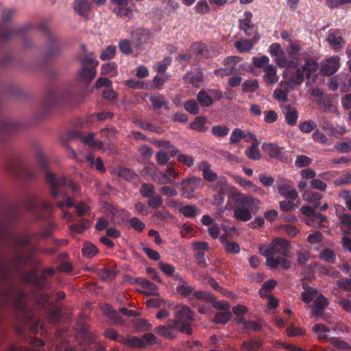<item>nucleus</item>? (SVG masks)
Here are the masks:
<instances>
[{
	"label": "nucleus",
	"mask_w": 351,
	"mask_h": 351,
	"mask_svg": "<svg viewBox=\"0 0 351 351\" xmlns=\"http://www.w3.org/2000/svg\"><path fill=\"white\" fill-rule=\"evenodd\" d=\"M113 12L117 16H128L129 19H131V16L133 14L132 10L129 8H125V6H118L114 8L113 9Z\"/></svg>",
	"instance_id": "63"
},
{
	"label": "nucleus",
	"mask_w": 351,
	"mask_h": 351,
	"mask_svg": "<svg viewBox=\"0 0 351 351\" xmlns=\"http://www.w3.org/2000/svg\"><path fill=\"white\" fill-rule=\"evenodd\" d=\"M257 80H247L242 85L243 91L245 93H254L258 88Z\"/></svg>",
	"instance_id": "53"
},
{
	"label": "nucleus",
	"mask_w": 351,
	"mask_h": 351,
	"mask_svg": "<svg viewBox=\"0 0 351 351\" xmlns=\"http://www.w3.org/2000/svg\"><path fill=\"white\" fill-rule=\"evenodd\" d=\"M262 149L271 158H276L280 161H285L287 159L285 154L282 152V147H280L276 143H263Z\"/></svg>",
	"instance_id": "13"
},
{
	"label": "nucleus",
	"mask_w": 351,
	"mask_h": 351,
	"mask_svg": "<svg viewBox=\"0 0 351 351\" xmlns=\"http://www.w3.org/2000/svg\"><path fill=\"white\" fill-rule=\"evenodd\" d=\"M232 317L230 311L219 312L215 314L214 322L216 324H226Z\"/></svg>",
	"instance_id": "47"
},
{
	"label": "nucleus",
	"mask_w": 351,
	"mask_h": 351,
	"mask_svg": "<svg viewBox=\"0 0 351 351\" xmlns=\"http://www.w3.org/2000/svg\"><path fill=\"white\" fill-rule=\"evenodd\" d=\"M245 154L248 158L252 160H258L261 158V154L258 149V143H254L245 149Z\"/></svg>",
	"instance_id": "35"
},
{
	"label": "nucleus",
	"mask_w": 351,
	"mask_h": 351,
	"mask_svg": "<svg viewBox=\"0 0 351 351\" xmlns=\"http://www.w3.org/2000/svg\"><path fill=\"white\" fill-rule=\"evenodd\" d=\"M179 211L188 218H194L200 213L199 209L194 204L183 206L180 208Z\"/></svg>",
	"instance_id": "33"
},
{
	"label": "nucleus",
	"mask_w": 351,
	"mask_h": 351,
	"mask_svg": "<svg viewBox=\"0 0 351 351\" xmlns=\"http://www.w3.org/2000/svg\"><path fill=\"white\" fill-rule=\"evenodd\" d=\"M118 175L128 182H131L138 177L137 174L134 171L128 168H120L118 171Z\"/></svg>",
	"instance_id": "46"
},
{
	"label": "nucleus",
	"mask_w": 351,
	"mask_h": 351,
	"mask_svg": "<svg viewBox=\"0 0 351 351\" xmlns=\"http://www.w3.org/2000/svg\"><path fill=\"white\" fill-rule=\"evenodd\" d=\"M117 51V48L114 45L108 46L100 54V59L103 61L110 60L114 58Z\"/></svg>",
	"instance_id": "45"
},
{
	"label": "nucleus",
	"mask_w": 351,
	"mask_h": 351,
	"mask_svg": "<svg viewBox=\"0 0 351 351\" xmlns=\"http://www.w3.org/2000/svg\"><path fill=\"white\" fill-rule=\"evenodd\" d=\"M234 46L240 53L248 52L253 47L250 41L243 40L236 42Z\"/></svg>",
	"instance_id": "57"
},
{
	"label": "nucleus",
	"mask_w": 351,
	"mask_h": 351,
	"mask_svg": "<svg viewBox=\"0 0 351 351\" xmlns=\"http://www.w3.org/2000/svg\"><path fill=\"white\" fill-rule=\"evenodd\" d=\"M234 217L242 221H248L252 219V214L250 210L246 207L238 206L234 210Z\"/></svg>",
	"instance_id": "30"
},
{
	"label": "nucleus",
	"mask_w": 351,
	"mask_h": 351,
	"mask_svg": "<svg viewBox=\"0 0 351 351\" xmlns=\"http://www.w3.org/2000/svg\"><path fill=\"white\" fill-rule=\"evenodd\" d=\"M219 241L224 246L225 250L230 254H239L240 252V246L236 242L229 241L228 236L226 234H222L219 237Z\"/></svg>",
	"instance_id": "22"
},
{
	"label": "nucleus",
	"mask_w": 351,
	"mask_h": 351,
	"mask_svg": "<svg viewBox=\"0 0 351 351\" xmlns=\"http://www.w3.org/2000/svg\"><path fill=\"white\" fill-rule=\"evenodd\" d=\"M178 293L184 298H189L193 293L194 288L189 285L187 282L182 279L176 287Z\"/></svg>",
	"instance_id": "31"
},
{
	"label": "nucleus",
	"mask_w": 351,
	"mask_h": 351,
	"mask_svg": "<svg viewBox=\"0 0 351 351\" xmlns=\"http://www.w3.org/2000/svg\"><path fill=\"white\" fill-rule=\"evenodd\" d=\"M245 137V132L240 128H235L231 133L230 137V144L239 143L242 138Z\"/></svg>",
	"instance_id": "51"
},
{
	"label": "nucleus",
	"mask_w": 351,
	"mask_h": 351,
	"mask_svg": "<svg viewBox=\"0 0 351 351\" xmlns=\"http://www.w3.org/2000/svg\"><path fill=\"white\" fill-rule=\"evenodd\" d=\"M278 191L281 197L295 200L298 197V193L295 189L287 183H282L278 186Z\"/></svg>",
	"instance_id": "18"
},
{
	"label": "nucleus",
	"mask_w": 351,
	"mask_h": 351,
	"mask_svg": "<svg viewBox=\"0 0 351 351\" xmlns=\"http://www.w3.org/2000/svg\"><path fill=\"white\" fill-rule=\"evenodd\" d=\"M20 128L19 123L13 121L0 120V144L15 134Z\"/></svg>",
	"instance_id": "11"
},
{
	"label": "nucleus",
	"mask_w": 351,
	"mask_h": 351,
	"mask_svg": "<svg viewBox=\"0 0 351 351\" xmlns=\"http://www.w3.org/2000/svg\"><path fill=\"white\" fill-rule=\"evenodd\" d=\"M41 261L38 256L23 254V283L30 282L38 289L47 287V278L45 276L37 274Z\"/></svg>",
	"instance_id": "4"
},
{
	"label": "nucleus",
	"mask_w": 351,
	"mask_h": 351,
	"mask_svg": "<svg viewBox=\"0 0 351 351\" xmlns=\"http://www.w3.org/2000/svg\"><path fill=\"white\" fill-rule=\"evenodd\" d=\"M330 341L331 344H332L335 348L338 349H341L344 350H349L351 349V346L348 343L338 338H330Z\"/></svg>",
	"instance_id": "61"
},
{
	"label": "nucleus",
	"mask_w": 351,
	"mask_h": 351,
	"mask_svg": "<svg viewBox=\"0 0 351 351\" xmlns=\"http://www.w3.org/2000/svg\"><path fill=\"white\" fill-rule=\"evenodd\" d=\"M104 312L114 322L121 324L123 322L121 317L119 315L118 312L114 310L111 306L107 304L104 308Z\"/></svg>",
	"instance_id": "42"
},
{
	"label": "nucleus",
	"mask_w": 351,
	"mask_h": 351,
	"mask_svg": "<svg viewBox=\"0 0 351 351\" xmlns=\"http://www.w3.org/2000/svg\"><path fill=\"white\" fill-rule=\"evenodd\" d=\"M328 305V300L322 295H320L314 302L312 308V313L315 316H322L324 309Z\"/></svg>",
	"instance_id": "26"
},
{
	"label": "nucleus",
	"mask_w": 351,
	"mask_h": 351,
	"mask_svg": "<svg viewBox=\"0 0 351 351\" xmlns=\"http://www.w3.org/2000/svg\"><path fill=\"white\" fill-rule=\"evenodd\" d=\"M195 11L200 14H204L210 11V6L206 0H200L195 5Z\"/></svg>",
	"instance_id": "64"
},
{
	"label": "nucleus",
	"mask_w": 351,
	"mask_h": 351,
	"mask_svg": "<svg viewBox=\"0 0 351 351\" xmlns=\"http://www.w3.org/2000/svg\"><path fill=\"white\" fill-rule=\"evenodd\" d=\"M336 210L338 213L340 223L343 226L351 228V215L345 213V208L342 206H337Z\"/></svg>",
	"instance_id": "32"
},
{
	"label": "nucleus",
	"mask_w": 351,
	"mask_h": 351,
	"mask_svg": "<svg viewBox=\"0 0 351 351\" xmlns=\"http://www.w3.org/2000/svg\"><path fill=\"white\" fill-rule=\"evenodd\" d=\"M52 208L51 204L43 199L38 195H32L28 198L23 197V210L25 209L29 210L39 219L45 218L47 215L45 213L50 212Z\"/></svg>",
	"instance_id": "7"
},
{
	"label": "nucleus",
	"mask_w": 351,
	"mask_h": 351,
	"mask_svg": "<svg viewBox=\"0 0 351 351\" xmlns=\"http://www.w3.org/2000/svg\"><path fill=\"white\" fill-rule=\"evenodd\" d=\"M229 199L235 202L238 206H245L252 211L258 210L261 204V201L258 199L237 191L232 192L229 195Z\"/></svg>",
	"instance_id": "9"
},
{
	"label": "nucleus",
	"mask_w": 351,
	"mask_h": 351,
	"mask_svg": "<svg viewBox=\"0 0 351 351\" xmlns=\"http://www.w3.org/2000/svg\"><path fill=\"white\" fill-rule=\"evenodd\" d=\"M89 221L88 219H82L79 223H75L70 226L71 231L76 233H82L89 227Z\"/></svg>",
	"instance_id": "56"
},
{
	"label": "nucleus",
	"mask_w": 351,
	"mask_h": 351,
	"mask_svg": "<svg viewBox=\"0 0 351 351\" xmlns=\"http://www.w3.org/2000/svg\"><path fill=\"white\" fill-rule=\"evenodd\" d=\"M316 127V123L312 120L304 121L302 122L299 125L300 130L305 134L311 132L315 129Z\"/></svg>",
	"instance_id": "52"
},
{
	"label": "nucleus",
	"mask_w": 351,
	"mask_h": 351,
	"mask_svg": "<svg viewBox=\"0 0 351 351\" xmlns=\"http://www.w3.org/2000/svg\"><path fill=\"white\" fill-rule=\"evenodd\" d=\"M291 243L282 238L274 239L269 246H261L260 253L267 257V265L274 269L280 266L284 269L291 267L290 261L287 259L291 256Z\"/></svg>",
	"instance_id": "1"
},
{
	"label": "nucleus",
	"mask_w": 351,
	"mask_h": 351,
	"mask_svg": "<svg viewBox=\"0 0 351 351\" xmlns=\"http://www.w3.org/2000/svg\"><path fill=\"white\" fill-rule=\"evenodd\" d=\"M265 74L263 75V80L270 84L278 82L279 77L277 75V69L274 65H267L263 68Z\"/></svg>",
	"instance_id": "20"
},
{
	"label": "nucleus",
	"mask_w": 351,
	"mask_h": 351,
	"mask_svg": "<svg viewBox=\"0 0 351 351\" xmlns=\"http://www.w3.org/2000/svg\"><path fill=\"white\" fill-rule=\"evenodd\" d=\"M210 165L208 162L203 161L199 164V169L202 171L204 179L208 182H215L217 180V174L209 168Z\"/></svg>",
	"instance_id": "24"
},
{
	"label": "nucleus",
	"mask_w": 351,
	"mask_h": 351,
	"mask_svg": "<svg viewBox=\"0 0 351 351\" xmlns=\"http://www.w3.org/2000/svg\"><path fill=\"white\" fill-rule=\"evenodd\" d=\"M184 109L191 114H197L199 112V107L193 99L187 100L184 104Z\"/></svg>",
	"instance_id": "48"
},
{
	"label": "nucleus",
	"mask_w": 351,
	"mask_h": 351,
	"mask_svg": "<svg viewBox=\"0 0 351 351\" xmlns=\"http://www.w3.org/2000/svg\"><path fill=\"white\" fill-rule=\"evenodd\" d=\"M340 66L338 56L330 57L321 63L320 73L324 76H330L337 71Z\"/></svg>",
	"instance_id": "12"
},
{
	"label": "nucleus",
	"mask_w": 351,
	"mask_h": 351,
	"mask_svg": "<svg viewBox=\"0 0 351 351\" xmlns=\"http://www.w3.org/2000/svg\"><path fill=\"white\" fill-rule=\"evenodd\" d=\"M147 204L150 208L153 209H158L162 206L163 199L159 195L155 194L149 197Z\"/></svg>",
	"instance_id": "49"
},
{
	"label": "nucleus",
	"mask_w": 351,
	"mask_h": 351,
	"mask_svg": "<svg viewBox=\"0 0 351 351\" xmlns=\"http://www.w3.org/2000/svg\"><path fill=\"white\" fill-rule=\"evenodd\" d=\"M149 101L152 104L153 110L156 111L160 108L169 110L168 102L164 95L161 94L152 95L149 97Z\"/></svg>",
	"instance_id": "21"
},
{
	"label": "nucleus",
	"mask_w": 351,
	"mask_h": 351,
	"mask_svg": "<svg viewBox=\"0 0 351 351\" xmlns=\"http://www.w3.org/2000/svg\"><path fill=\"white\" fill-rule=\"evenodd\" d=\"M204 80V74L201 71H188L183 77L182 80L185 84H190L195 87H199V84Z\"/></svg>",
	"instance_id": "17"
},
{
	"label": "nucleus",
	"mask_w": 351,
	"mask_h": 351,
	"mask_svg": "<svg viewBox=\"0 0 351 351\" xmlns=\"http://www.w3.org/2000/svg\"><path fill=\"white\" fill-rule=\"evenodd\" d=\"M145 341L143 338L138 337H132L127 339L126 343L134 348H145Z\"/></svg>",
	"instance_id": "50"
},
{
	"label": "nucleus",
	"mask_w": 351,
	"mask_h": 351,
	"mask_svg": "<svg viewBox=\"0 0 351 351\" xmlns=\"http://www.w3.org/2000/svg\"><path fill=\"white\" fill-rule=\"evenodd\" d=\"M200 178L194 176L184 179L180 182L182 191L185 197L189 198L193 196L195 190V184L197 181H200Z\"/></svg>",
	"instance_id": "15"
},
{
	"label": "nucleus",
	"mask_w": 351,
	"mask_h": 351,
	"mask_svg": "<svg viewBox=\"0 0 351 351\" xmlns=\"http://www.w3.org/2000/svg\"><path fill=\"white\" fill-rule=\"evenodd\" d=\"M339 288L344 291L351 293V279L349 278H341L336 282ZM351 296V293L349 297Z\"/></svg>",
	"instance_id": "55"
},
{
	"label": "nucleus",
	"mask_w": 351,
	"mask_h": 351,
	"mask_svg": "<svg viewBox=\"0 0 351 351\" xmlns=\"http://www.w3.org/2000/svg\"><path fill=\"white\" fill-rule=\"evenodd\" d=\"M176 320L182 321L184 322H191L193 318V311L186 305H180L176 307Z\"/></svg>",
	"instance_id": "16"
},
{
	"label": "nucleus",
	"mask_w": 351,
	"mask_h": 351,
	"mask_svg": "<svg viewBox=\"0 0 351 351\" xmlns=\"http://www.w3.org/2000/svg\"><path fill=\"white\" fill-rule=\"evenodd\" d=\"M150 32L147 29L139 28L131 32V39L136 47H139L147 42L150 38Z\"/></svg>",
	"instance_id": "14"
},
{
	"label": "nucleus",
	"mask_w": 351,
	"mask_h": 351,
	"mask_svg": "<svg viewBox=\"0 0 351 351\" xmlns=\"http://www.w3.org/2000/svg\"><path fill=\"white\" fill-rule=\"evenodd\" d=\"M277 282L275 280L270 279L263 282L262 288L259 290V294L261 298H266L268 295L267 291H271L277 286Z\"/></svg>",
	"instance_id": "40"
},
{
	"label": "nucleus",
	"mask_w": 351,
	"mask_h": 351,
	"mask_svg": "<svg viewBox=\"0 0 351 351\" xmlns=\"http://www.w3.org/2000/svg\"><path fill=\"white\" fill-rule=\"evenodd\" d=\"M37 160L40 167L46 172L45 180L50 186L51 195L53 197L55 198L62 194L59 189L60 187H68L74 193L78 191V185L74 183L70 178L65 176L57 177L54 173L48 171L47 162L43 154L38 153Z\"/></svg>",
	"instance_id": "3"
},
{
	"label": "nucleus",
	"mask_w": 351,
	"mask_h": 351,
	"mask_svg": "<svg viewBox=\"0 0 351 351\" xmlns=\"http://www.w3.org/2000/svg\"><path fill=\"white\" fill-rule=\"evenodd\" d=\"M319 257L326 262L330 263H335L336 261V254L334 250L331 249H324L319 253Z\"/></svg>",
	"instance_id": "39"
},
{
	"label": "nucleus",
	"mask_w": 351,
	"mask_h": 351,
	"mask_svg": "<svg viewBox=\"0 0 351 351\" xmlns=\"http://www.w3.org/2000/svg\"><path fill=\"white\" fill-rule=\"evenodd\" d=\"M302 287L306 291L302 293V300L304 303L309 304L317 293V291L313 288L307 287L304 283H302Z\"/></svg>",
	"instance_id": "44"
},
{
	"label": "nucleus",
	"mask_w": 351,
	"mask_h": 351,
	"mask_svg": "<svg viewBox=\"0 0 351 351\" xmlns=\"http://www.w3.org/2000/svg\"><path fill=\"white\" fill-rule=\"evenodd\" d=\"M76 97L77 94L71 87L66 88L61 92H58L53 88L48 89L40 107V117L44 118L48 116L60 104L75 103Z\"/></svg>",
	"instance_id": "2"
},
{
	"label": "nucleus",
	"mask_w": 351,
	"mask_h": 351,
	"mask_svg": "<svg viewBox=\"0 0 351 351\" xmlns=\"http://www.w3.org/2000/svg\"><path fill=\"white\" fill-rule=\"evenodd\" d=\"M199 103L204 107H209L213 104L212 96L205 90L199 91L197 95Z\"/></svg>",
	"instance_id": "34"
},
{
	"label": "nucleus",
	"mask_w": 351,
	"mask_h": 351,
	"mask_svg": "<svg viewBox=\"0 0 351 351\" xmlns=\"http://www.w3.org/2000/svg\"><path fill=\"white\" fill-rule=\"evenodd\" d=\"M141 195L143 197H150L156 194L155 186L150 183H143L139 190Z\"/></svg>",
	"instance_id": "43"
},
{
	"label": "nucleus",
	"mask_w": 351,
	"mask_h": 351,
	"mask_svg": "<svg viewBox=\"0 0 351 351\" xmlns=\"http://www.w3.org/2000/svg\"><path fill=\"white\" fill-rule=\"evenodd\" d=\"M152 180L156 182L158 184H173V179L170 178L169 176H166L164 171L160 170L159 169H155L153 173L151 174Z\"/></svg>",
	"instance_id": "25"
},
{
	"label": "nucleus",
	"mask_w": 351,
	"mask_h": 351,
	"mask_svg": "<svg viewBox=\"0 0 351 351\" xmlns=\"http://www.w3.org/2000/svg\"><path fill=\"white\" fill-rule=\"evenodd\" d=\"M313 331L317 335L319 341L321 342H326L330 339L326 334L330 331V328L325 326L322 324H316L313 327Z\"/></svg>",
	"instance_id": "27"
},
{
	"label": "nucleus",
	"mask_w": 351,
	"mask_h": 351,
	"mask_svg": "<svg viewBox=\"0 0 351 351\" xmlns=\"http://www.w3.org/2000/svg\"><path fill=\"white\" fill-rule=\"evenodd\" d=\"M171 328L177 330L182 333L191 335L193 333L192 328H191V322H184L178 320H171Z\"/></svg>",
	"instance_id": "29"
},
{
	"label": "nucleus",
	"mask_w": 351,
	"mask_h": 351,
	"mask_svg": "<svg viewBox=\"0 0 351 351\" xmlns=\"http://www.w3.org/2000/svg\"><path fill=\"white\" fill-rule=\"evenodd\" d=\"M206 122V119L205 117H197L195 121L191 123L190 128L198 132H206L208 131V128L204 126Z\"/></svg>",
	"instance_id": "37"
},
{
	"label": "nucleus",
	"mask_w": 351,
	"mask_h": 351,
	"mask_svg": "<svg viewBox=\"0 0 351 351\" xmlns=\"http://www.w3.org/2000/svg\"><path fill=\"white\" fill-rule=\"evenodd\" d=\"M81 69L77 73V80L86 85L89 84L95 77L97 71L96 67L99 62L88 54L80 60Z\"/></svg>",
	"instance_id": "8"
},
{
	"label": "nucleus",
	"mask_w": 351,
	"mask_h": 351,
	"mask_svg": "<svg viewBox=\"0 0 351 351\" xmlns=\"http://www.w3.org/2000/svg\"><path fill=\"white\" fill-rule=\"evenodd\" d=\"M40 29L47 36L49 44L46 53V56L48 58L55 57L61 51V47L58 42L56 36L50 32L47 23H40Z\"/></svg>",
	"instance_id": "10"
},
{
	"label": "nucleus",
	"mask_w": 351,
	"mask_h": 351,
	"mask_svg": "<svg viewBox=\"0 0 351 351\" xmlns=\"http://www.w3.org/2000/svg\"><path fill=\"white\" fill-rule=\"evenodd\" d=\"M282 110L287 123L291 126L295 125L298 119V112L296 109L291 105H286L282 108Z\"/></svg>",
	"instance_id": "19"
},
{
	"label": "nucleus",
	"mask_w": 351,
	"mask_h": 351,
	"mask_svg": "<svg viewBox=\"0 0 351 351\" xmlns=\"http://www.w3.org/2000/svg\"><path fill=\"white\" fill-rule=\"evenodd\" d=\"M116 73V64L114 62H108L102 64L101 67V75H114Z\"/></svg>",
	"instance_id": "59"
},
{
	"label": "nucleus",
	"mask_w": 351,
	"mask_h": 351,
	"mask_svg": "<svg viewBox=\"0 0 351 351\" xmlns=\"http://www.w3.org/2000/svg\"><path fill=\"white\" fill-rule=\"evenodd\" d=\"M304 198L306 201L313 203L315 208H319L320 206L319 200L322 198V195L318 192L306 191L304 194Z\"/></svg>",
	"instance_id": "38"
},
{
	"label": "nucleus",
	"mask_w": 351,
	"mask_h": 351,
	"mask_svg": "<svg viewBox=\"0 0 351 351\" xmlns=\"http://www.w3.org/2000/svg\"><path fill=\"white\" fill-rule=\"evenodd\" d=\"M158 335L169 339H174L175 336L171 332L170 328L166 326L160 325L156 328L155 330Z\"/></svg>",
	"instance_id": "62"
},
{
	"label": "nucleus",
	"mask_w": 351,
	"mask_h": 351,
	"mask_svg": "<svg viewBox=\"0 0 351 351\" xmlns=\"http://www.w3.org/2000/svg\"><path fill=\"white\" fill-rule=\"evenodd\" d=\"M90 3L84 0L76 1L73 5L75 11L85 19H87V16L90 12Z\"/></svg>",
	"instance_id": "23"
},
{
	"label": "nucleus",
	"mask_w": 351,
	"mask_h": 351,
	"mask_svg": "<svg viewBox=\"0 0 351 351\" xmlns=\"http://www.w3.org/2000/svg\"><path fill=\"white\" fill-rule=\"evenodd\" d=\"M82 255L86 258H92L95 256L99 250L97 247L90 242H85L82 248Z\"/></svg>",
	"instance_id": "36"
},
{
	"label": "nucleus",
	"mask_w": 351,
	"mask_h": 351,
	"mask_svg": "<svg viewBox=\"0 0 351 351\" xmlns=\"http://www.w3.org/2000/svg\"><path fill=\"white\" fill-rule=\"evenodd\" d=\"M326 40L332 46H340L343 41L341 31L339 29H330L328 31Z\"/></svg>",
	"instance_id": "28"
},
{
	"label": "nucleus",
	"mask_w": 351,
	"mask_h": 351,
	"mask_svg": "<svg viewBox=\"0 0 351 351\" xmlns=\"http://www.w3.org/2000/svg\"><path fill=\"white\" fill-rule=\"evenodd\" d=\"M191 49L195 52L198 58L207 56L208 51L206 46L201 43H194L191 46Z\"/></svg>",
	"instance_id": "41"
},
{
	"label": "nucleus",
	"mask_w": 351,
	"mask_h": 351,
	"mask_svg": "<svg viewBox=\"0 0 351 351\" xmlns=\"http://www.w3.org/2000/svg\"><path fill=\"white\" fill-rule=\"evenodd\" d=\"M193 295L196 299L204 301H213L215 298L213 294L204 291H193Z\"/></svg>",
	"instance_id": "60"
},
{
	"label": "nucleus",
	"mask_w": 351,
	"mask_h": 351,
	"mask_svg": "<svg viewBox=\"0 0 351 351\" xmlns=\"http://www.w3.org/2000/svg\"><path fill=\"white\" fill-rule=\"evenodd\" d=\"M319 68L318 63L313 59H307L303 65H300L299 58L293 57L288 60L287 69H295V73L291 77V82L294 85L301 84L304 78H310L311 75Z\"/></svg>",
	"instance_id": "6"
},
{
	"label": "nucleus",
	"mask_w": 351,
	"mask_h": 351,
	"mask_svg": "<svg viewBox=\"0 0 351 351\" xmlns=\"http://www.w3.org/2000/svg\"><path fill=\"white\" fill-rule=\"evenodd\" d=\"M134 324L139 331H149L152 328V324L147 319L138 318L134 321Z\"/></svg>",
	"instance_id": "54"
},
{
	"label": "nucleus",
	"mask_w": 351,
	"mask_h": 351,
	"mask_svg": "<svg viewBox=\"0 0 351 351\" xmlns=\"http://www.w3.org/2000/svg\"><path fill=\"white\" fill-rule=\"evenodd\" d=\"M229 128L225 125H217L212 128V133L217 137H223L228 134Z\"/></svg>",
	"instance_id": "58"
},
{
	"label": "nucleus",
	"mask_w": 351,
	"mask_h": 351,
	"mask_svg": "<svg viewBox=\"0 0 351 351\" xmlns=\"http://www.w3.org/2000/svg\"><path fill=\"white\" fill-rule=\"evenodd\" d=\"M55 229L53 223L49 222L43 227L40 232H23V254L37 256L38 252V245L41 239H47L51 237Z\"/></svg>",
	"instance_id": "5"
}]
</instances>
